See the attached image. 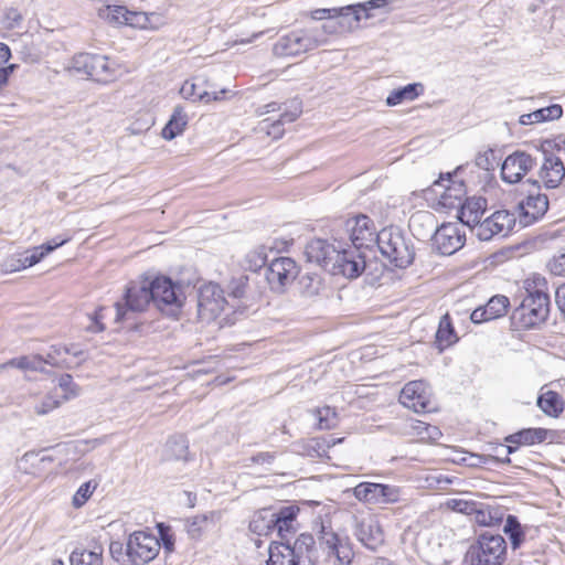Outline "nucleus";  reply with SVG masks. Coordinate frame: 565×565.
Returning <instances> with one entry per match:
<instances>
[{"label": "nucleus", "mask_w": 565, "mask_h": 565, "mask_svg": "<svg viewBox=\"0 0 565 565\" xmlns=\"http://www.w3.org/2000/svg\"><path fill=\"white\" fill-rule=\"evenodd\" d=\"M305 254L308 262L315 263L333 276L348 279L359 277L365 269V256L362 252L334 238H316L306 246Z\"/></svg>", "instance_id": "nucleus-1"}, {"label": "nucleus", "mask_w": 565, "mask_h": 565, "mask_svg": "<svg viewBox=\"0 0 565 565\" xmlns=\"http://www.w3.org/2000/svg\"><path fill=\"white\" fill-rule=\"evenodd\" d=\"M335 31L333 24L311 25L292 30L277 40L273 46V53L278 57L305 54L324 45L328 42V35Z\"/></svg>", "instance_id": "nucleus-2"}, {"label": "nucleus", "mask_w": 565, "mask_h": 565, "mask_svg": "<svg viewBox=\"0 0 565 565\" xmlns=\"http://www.w3.org/2000/svg\"><path fill=\"white\" fill-rule=\"evenodd\" d=\"M526 284V296L511 315L512 323L519 329L535 328L546 320L550 312V297L543 289L545 279L534 280V288L530 287L527 280Z\"/></svg>", "instance_id": "nucleus-3"}, {"label": "nucleus", "mask_w": 565, "mask_h": 565, "mask_svg": "<svg viewBox=\"0 0 565 565\" xmlns=\"http://www.w3.org/2000/svg\"><path fill=\"white\" fill-rule=\"evenodd\" d=\"M391 264L398 268L408 267L414 260V248L398 227L390 226L381 230L375 243Z\"/></svg>", "instance_id": "nucleus-4"}, {"label": "nucleus", "mask_w": 565, "mask_h": 565, "mask_svg": "<svg viewBox=\"0 0 565 565\" xmlns=\"http://www.w3.org/2000/svg\"><path fill=\"white\" fill-rule=\"evenodd\" d=\"M469 565H503L507 559V542L500 534L483 532L467 552Z\"/></svg>", "instance_id": "nucleus-5"}, {"label": "nucleus", "mask_w": 565, "mask_h": 565, "mask_svg": "<svg viewBox=\"0 0 565 565\" xmlns=\"http://www.w3.org/2000/svg\"><path fill=\"white\" fill-rule=\"evenodd\" d=\"M73 67L77 72L86 74L90 79L102 84L115 81L120 74L116 62L99 54H77L73 58Z\"/></svg>", "instance_id": "nucleus-6"}, {"label": "nucleus", "mask_w": 565, "mask_h": 565, "mask_svg": "<svg viewBox=\"0 0 565 565\" xmlns=\"http://www.w3.org/2000/svg\"><path fill=\"white\" fill-rule=\"evenodd\" d=\"M226 307L235 309L225 296L218 284H203L198 290V316L203 322H212L224 311Z\"/></svg>", "instance_id": "nucleus-7"}, {"label": "nucleus", "mask_w": 565, "mask_h": 565, "mask_svg": "<svg viewBox=\"0 0 565 565\" xmlns=\"http://www.w3.org/2000/svg\"><path fill=\"white\" fill-rule=\"evenodd\" d=\"M338 235L343 239L341 231L348 236L351 242V247L362 250L363 248H371L376 243V230L374 222L364 214L350 217L339 224Z\"/></svg>", "instance_id": "nucleus-8"}, {"label": "nucleus", "mask_w": 565, "mask_h": 565, "mask_svg": "<svg viewBox=\"0 0 565 565\" xmlns=\"http://www.w3.org/2000/svg\"><path fill=\"white\" fill-rule=\"evenodd\" d=\"M149 292H151V303L160 311L173 312L182 306L183 291L179 284H174L169 277L160 276L148 281Z\"/></svg>", "instance_id": "nucleus-9"}, {"label": "nucleus", "mask_w": 565, "mask_h": 565, "mask_svg": "<svg viewBox=\"0 0 565 565\" xmlns=\"http://www.w3.org/2000/svg\"><path fill=\"white\" fill-rule=\"evenodd\" d=\"M147 280L130 284L125 292L124 302H116V322L130 319V313L142 312L151 305V296Z\"/></svg>", "instance_id": "nucleus-10"}, {"label": "nucleus", "mask_w": 565, "mask_h": 565, "mask_svg": "<svg viewBox=\"0 0 565 565\" xmlns=\"http://www.w3.org/2000/svg\"><path fill=\"white\" fill-rule=\"evenodd\" d=\"M160 551L158 539L142 531L130 534L126 544V555L135 565H145L152 561Z\"/></svg>", "instance_id": "nucleus-11"}, {"label": "nucleus", "mask_w": 565, "mask_h": 565, "mask_svg": "<svg viewBox=\"0 0 565 565\" xmlns=\"http://www.w3.org/2000/svg\"><path fill=\"white\" fill-rule=\"evenodd\" d=\"M460 223H444L433 234V245L441 255H452L466 242V233Z\"/></svg>", "instance_id": "nucleus-12"}, {"label": "nucleus", "mask_w": 565, "mask_h": 565, "mask_svg": "<svg viewBox=\"0 0 565 565\" xmlns=\"http://www.w3.org/2000/svg\"><path fill=\"white\" fill-rule=\"evenodd\" d=\"M298 275V267L290 257H278L270 262L266 268V280L270 289L276 292L285 290L286 286L291 284Z\"/></svg>", "instance_id": "nucleus-13"}, {"label": "nucleus", "mask_w": 565, "mask_h": 565, "mask_svg": "<svg viewBox=\"0 0 565 565\" xmlns=\"http://www.w3.org/2000/svg\"><path fill=\"white\" fill-rule=\"evenodd\" d=\"M399 402L415 413H428L434 409L429 386L423 381L405 384L399 394Z\"/></svg>", "instance_id": "nucleus-14"}, {"label": "nucleus", "mask_w": 565, "mask_h": 565, "mask_svg": "<svg viewBox=\"0 0 565 565\" xmlns=\"http://www.w3.org/2000/svg\"><path fill=\"white\" fill-rule=\"evenodd\" d=\"M433 191L439 196V205L445 209H460L466 196V185L462 181H456L450 173L433 184Z\"/></svg>", "instance_id": "nucleus-15"}, {"label": "nucleus", "mask_w": 565, "mask_h": 565, "mask_svg": "<svg viewBox=\"0 0 565 565\" xmlns=\"http://www.w3.org/2000/svg\"><path fill=\"white\" fill-rule=\"evenodd\" d=\"M320 547L327 550L328 556H334L340 565H350L353 558V551L347 541H343L330 525L320 524L318 531Z\"/></svg>", "instance_id": "nucleus-16"}, {"label": "nucleus", "mask_w": 565, "mask_h": 565, "mask_svg": "<svg viewBox=\"0 0 565 565\" xmlns=\"http://www.w3.org/2000/svg\"><path fill=\"white\" fill-rule=\"evenodd\" d=\"M535 166V159L525 151L516 150L509 154L501 164L503 182L514 184L520 182Z\"/></svg>", "instance_id": "nucleus-17"}, {"label": "nucleus", "mask_w": 565, "mask_h": 565, "mask_svg": "<svg viewBox=\"0 0 565 565\" xmlns=\"http://www.w3.org/2000/svg\"><path fill=\"white\" fill-rule=\"evenodd\" d=\"M98 15L103 19L108 20L109 22L120 23V24H139L141 26H147L151 24L156 20L160 18L158 13H138L127 10L121 6H109L106 8L99 9Z\"/></svg>", "instance_id": "nucleus-18"}, {"label": "nucleus", "mask_w": 565, "mask_h": 565, "mask_svg": "<svg viewBox=\"0 0 565 565\" xmlns=\"http://www.w3.org/2000/svg\"><path fill=\"white\" fill-rule=\"evenodd\" d=\"M548 209V198L544 193L529 192L525 200L519 203V224L530 226L541 220Z\"/></svg>", "instance_id": "nucleus-19"}, {"label": "nucleus", "mask_w": 565, "mask_h": 565, "mask_svg": "<svg viewBox=\"0 0 565 565\" xmlns=\"http://www.w3.org/2000/svg\"><path fill=\"white\" fill-rule=\"evenodd\" d=\"M300 509L297 505L281 507L274 511L275 532L281 541L290 540V537L298 531L299 523L297 516Z\"/></svg>", "instance_id": "nucleus-20"}, {"label": "nucleus", "mask_w": 565, "mask_h": 565, "mask_svg": "<svg viewBox=\"0 0 565 565\" xmlns=\"http://www.w3.org/2000/svg\"><path fill=\"white\" fill-rule=\"evenodd\" d=\"M296 565H317L319 555L315 537L301 533L294 542L290 541Z\"/></svg>", "instance_id": "nucleus-21"}, {"label": "nucleus", "mask_w": 565, "mask_h": 565, "mask_svg": "<svg viewBox=\"0 0 565 565\" xmlns=\"http://www.w3.org/2000/svg\"><path fill=\"white\" fill-rule=\"evenodd\" d=\"M509 305L508 297L502 295L493 296L486 306L478 307L471 312L470 320L478 324L503 317L508 311Z\"/></svg>", "instance_id": "nucleus-22"}, {"label": "nucleus", "mask_w": 565, "mask_h": 565, "mask_svg": "<svg viewBox=\"0 0 565 565\" xmlns=\"http://www.w3.org/2000/svg\"><path fill=\"white\" fill-rule=\"evenodd\" d=\"M487 210V200L484 198H467L460 206L459 220L460 224L467 225L473 232V227L481 222V218Z\"/></svg>", "instance_id": "nucleus-23"}, {"label": "nucleus", "mask_w": 565, "mask_h": 565, "mask_svg": "<svg viewBox=\"0 0 565 565\" xmlns=\"http://www.w3.org/2000/svg\"><path fill=\"white\" fill-rule=\"evenodd\" d=\"M354 534L365 547L373 551L383 542L381 527L371 519L356 521Z\"/></svg>", "instance_id": "nucleus-24"}, {"label": "nucleus", "mask_w": 565, "mask_h": 565, "mask_svg": "<svg viewBox=\"0 0 565 565\" xmlns=\"http://www.w3.org/2000/svg\"><path fill=\"white\" fill-rule=\"evenodd\" d=\"M565 177V167L563 161L554 156H546L540 169V178L548 189L556 188Z\"/></svg>", "instance_id": "nucleus-25"}, {"label": "nucleus", "mask_w": 565, "mask_h": 565, "mask_svg": "<svg viewBox=\"0 0 565 565\" xmlns=\"http://www.w3.org/2000/svg\"><path fill=\"white\" fill-rule=\"evenodd\" d=\"M408 226L414 236L424 239L433 236L437 222L431 212L418 211L409 217Z\"/></svg>", "instance_id": "nucleus-26"}, {"label": "nucleus", "mask_w": 565, "mask_h": 565, "mask_svg": "<svg viewBox=\"0 0 565 565\" xmlns=\"http://www.w3.org/2000/svg\"><path fill=\"white\" fill-rule=\"evenodd\" d=\"M40 262L41 259L38 253H35L34 247H32L21 253H15L6 258L1 265V270L6 274L17 273L22 269H26Z\"/></svg>", "instance_id": "nucleus-27"}, {"label": "nucleus", "mask_w": 565, "mask_h": 565, "mask_svg": "<svg viewBox=\"0 0 565 565\" xmlns=\"http://www.w3.org/2000/svg\"><path fill=\"white\" fill-rule=\"evenodd\" d=\"M299 116V111H292V113H284L280 114L279 118L276 120H270L268 118L263 119L258 122L256 130L257 132H264L267 136L271 137L273 139H278L282 137L285 130H284V124L286 122H292L297 119Z\"/></svg>", "instance_id": "nucleus-28"}, {"label": "nucleus", "mask_w": 565, "mask_h": 565, "mask_svg": "<svg viewBox=\"0 0 565 565\" xmlns=\"http://www.w3.org/2000/svg\"><path fill=\"white\" fill-rule=\"evenodd\" d=\"M504 512L501 508L478 502L472 519L482 526H495L503 521Z\"/></svg>", "instance_id": "nucleus-29"}, {"label": "nucleus", "mask_w": 565, "mask_h": 565, "mask_svg": "<svg viewBox=\"0 0 565 565\" xmlns=\"http://www.w3.org/2000/svg\"><path fill=\"white\" fill-rule=\"evenodd\" d=\"M458 340L459 338L455 331L449 313L444 315L439 320L435 337V344L437 349L439 352H443L445 349L455 344Z\"/></svg>", "instance_id": "nucleus-30"}, {"label": "nucleus", "mask_w": 565, "mask_h": 565, "mask_svg": "<svg viewBox=\"0 0 565 565\" xmlns=\"http://www.w3.org/2000/svg\"><path fill=\"white\" fill-rule=\"evenodd\" d=\"M268 553L267 565H296L290 540L273 542Z\"/></svg>", "instance_id": "nucleus-31"}, {"label": "nucleus", "mask_w": 565, "mask_h": 565, "mask_svg": "<svg viewBox=\"0 0 565 565\" xmlns=\"http://www.w3.org/2000/svg\"><path fill=\"white\" fill-rule=\"evenodd\" d=\"M250 532L262 536H267L275 532L274 510L262 509L254 513L249 522Z\"/></svg>", "instance_id": "nucleus-32"}, {"label": "nucleus", "mask_w": 565, "mask_h": 565, "mask_svg": "<svg viewBox=\"0 0 565 565\" xmlns=\"http://www.w3.org/2000/svg\"><path fill=\"white\" fill-rule=\"evenodd\" d=\"M104 548L95 543L92 548H75L70 561L72 565H103Z\"/></svg>", "instance_id": "nucleus-33"}, {"label": "nucleus", "mask_w": 565, "mask_h": 565, "mask_svg": "<svg viewBox=\"0 0 565 565\" xmlns=\"http://www.w3.org/2000/svg\"><path fill=\"white\" fill-rule=\"evenodd\" d=\"M503 533L508 536L512 551H516L525 542L526 526H523L515 515L508 514Z\"/></svg>", "instance_id": "nucleus-34"}, {"label": "nucleus", "mask_w": 565, "mask_h": 565, "mask_svg": "<svg viewBox=\"0 0 565 565\" xmlns=\"http://www.w3.org/2000/svg\"><path fill=\"white\" fill-rule=\"evenodd\" d=\"M563 115V108L558 104H554L544 108H540L535 111L524 114L520 117L521 125H533L544 122L548 120H555L561 118Z\"/></svg>", "instance_id": "nucleus-35"}, {"label": "nucleus", "mask_w": 565, "mask_h": 565, "mask_svg": "<svg viewBox=\"0 0 565 565\" xmlns=\"http://www.w3.org/2000/svg\"><path fill=\"white\" fill-rule=\"evenodd\" d=\"M537 406L551 417H558L564 411V402L561 395L554 391L542 393L537 397Z\"/></svg>", "instance_id": "nucleus-36"}, {"label": "nucleus", "mask_w": 565, "mask_h": 565, "mask_svg": "<svg viewBox=\"0 0 565 565\" xmlns=\"http://www.w3.org/2000/svg\"><path fill=\"white\" fill-rule=\"evenodd\" d=\"M188 124V116L184 113L183 108L177 106L173 109V114L171 118L162 129V137L167 140H172L177 136L181 135Z\"/></svg>", "instance_id": "nucleus-37"}, {"label": "nucleus", "mask_w": 565, "mask_h": 565, "mask_svg": "<svg viewBox=\"0 0 565 565\" xmlns=\"http://www.w3.org/2000/svg\"><path fill=\"white\" fill-rule=\"evenodd\" d=\"M547 431L543 428H527L509 435L505 441L515 445H534L545 440Z\"/></svg>", "instance_id": "nucleus-38"}, {"label": "nucleus", "mask_w": 565, "mask_h": 565, "mask_svg": "<svg viewBox=\"0 0 565 565\" xmlns=\"http://www.w3.org/2000/svg\"><path fill=\"white\" fill-rule=\"evenodd\" d=\"M422 90H423V85L419 83L408 84L404 87L394 89L387 96L386 105L387 106H396L404 100H414L419 96Z\"/></svg>", "instance_id": "nucleus-39"}, {"label": "nucleus", "mask_w": 565, "mask_h": 565, "mask_svg": "<svg viewBox=\"0 0 565 565\" xmlns=\"http://www.w3.org/2000/svg\"><path fill=\"white\" fill-rule=\"evenodd\" d=\"M392 0H369L355 4L345 6V10L353 14V20L361 21L362 19H370L372 15L371 10L386 7Z\"/></svg>", "instance_id": "nucleus-40"}, {"label": "nucleus", "mask_w": 565, "mask_h": 565, "mask_svg": "<svg viewBox=\"0 0 565 565\" xmlns=\"http://www.w3.org/2000/svg\"><path fill=\"white\" fill-rule=\"evenodd\" d=\"M381 483L361 482L353 488L354 497L365 503L379 504Z\"/></svg>", "instance_id": "nucleus-41"}, {"label": "nucleus", "mask_w": 565, "mask_h": 565, "mask_svg": "<svg viewBox=\"0 0 565 565\" xmlns=\"http://www.w3.org/2000/svg\"><path fill=\"white\" fill-rule=\"evenodd\" d=\"M473 234L480 241H490L495 235L505 236L502 232L499 223L494 221L493 215L486 217L476 227H473Z\"/></svg>", "instance_id": "nucleus-42"}, {"label": "nucleus", "mask_w": 565, "mask_h": 565, "mask_svg": "<svg viewBox=\"0 0 565 565\" xmlns=\"http://www.w3.org/2000/svg\"><path fill=\"white\" fill-rule=\"evenodd\" d=\"M43 356L35 355H22L14 358L6 362L2 367H17L23 371H43Z\"/></svg>", "instance_id": "nucleus-43"}, {"label": "nucleus", "mask_w": 565, "mask_h": 565, "mask_svg": "<svg viewBox=\"0 0 565 565\" xmlns=\"http://www.w3.org/2000/svg\"><path fill=\"white\" fill-rule=\"evenodd\" d=\"M319 429H332L338 425V414L334 408L324 406L315 411Z\"/></svg>", "instance_id": "nucleus-44"}, {"label": "nucleus", "mask_w": 565, "mask_h": 565, "mask_svg": "<svg viewBox=\"0 0 565 565\" xmlns=\"http://www.w3.org/2000/svg\"><path fill=\"white\" fill-rule=\"evenodd\" d=\"M70 349L66 345H52L45 358H43V363L52 366H63L66 363L63 355H66Z\"/></svg>", "instance_id": "nucleus-45"}, {"label": "nucleus", "mask_w": 565, "mask_h": 565, "mask_svg": "<svg viewBox=\"0 0 565 565\" xmlns=\"http://www.w3.org/2000/svg\"><path fill=\"white\" fill-rule=\"evenodd\" d=\"M58 387L62 391L61 399L63 402L76 397L79 394V387L74 383L72 375L63 374L58 380Z\"/></svg>", "instance_id": "nucleus-46"}, {"label": "nucleus", "mask_w": 565, "mask_h": 565, "mask_svg": "<svg viewBox=\"0 0 565 565\" xmlns=\"http://www.w3.org/2000/svg\"><path fill=\"white\" fill-rule=\"evenodd\" d=\"M97 488V482H94L92 480L84 482L75 492L73 497V505L75 508L83 507L87 500L92 497L94 490Z\"/></svg>", "instance_id": "nucleus-47"}, {"label": "nucleus", "mask_w": 565, "mask_h": 565, "mask_svg": "<svg viewBox=\"0 0 565 565\" xmlns=\"http://www.w3.org/2000/svg\"><path fill=\"white\" fill-rule=\"evenodd\" d=\"M63 401L58 398L56 392L50 393L41 401V403L34 406V413L40 416L46 415L53 409L60 407Z\"/></svg>", "instance_id": "nucleus-48"}, {"label": "nucleus", "mask_w": 565, "mask_h": 565, "mask_svg": "<svg viewBox=\"0 0 565 565\" xmlns=\"http://www.w3.org/2000/svg\"><path fill=\"white\" fill-rule=\"evenodd\" d=\"M492 215L494 221L499 223L504 235H508L516 224L515 215L507 210L497 211Z\"/></svg>", "instance_id": "nucleus-49"}, {"label": "nucleus", "mask_w": 565, "mask_h": 565, "mask_svg": "<svg viewBox=\"0 0 565 565\" xmlns=\"http://www.w3.org/2000/svg\"><path fill=\"white\" fill-rule=\"evenodd\" d=\"M70 239H71L70 236H67V237L56 236L40 246H35L34 249H35V253H38L40 259L42 260L47 254L52 253L57 247L66 244Z\"/></svg>", "instance_id": "nucleus-50"}, {"label": "nucleus", "mask_w": 565, "mask_h": 565, "mask_svg": "<svg viewBox=\"0 0 565 565\" xmlns=\"http://www.w3.org/2000/svg\"><path fill=\"white\" fill-rule=\"evenodd\" d=\"M469 459H473V461H468V458L463 457L461 458V461L468 466H479V465H486L489 462H500V463H510L511 459L509 456L499 458L494 456H484V455H470Z\"/></svg>", "instance_id": "nucleus-51"}, {"label": "nucleus", "mask_w": 565, "mask_h": 565, "mask_svg": "<svg viewBox=\"0 0 565 565\" xmlns=\"http://www.w3.org/2000/svg\"><path fill=\"white\" fill-rule=\"evenodd\" d=\"M399 497L401 491L397 487L381 483L379 504L395 503L399 500Z\"/></svg>", "instance_id": "nucleus-52"}, {"label": "nucleus", "mask_w": 565, "mask_h": 565, "mask_svg": "<svg viewBox=\"0 0 565 565\" xmlns=\"http://www.w3.org/2000/svg\"><path fill=\"white\" fill-rule=\"evenodd\" d=\"M196 88L198 86L195 83L185 81L180 89V94L182 95V97L192 100H202L205 97H210V94L207 92H199Z\"/></svg>", "instance_id": "nucleus-53"}, {"label": "nucleus", "mask_w": 565, "mask_h": 565, "mask_svg": "<svg viewBox=\"0 0 565 565\" xmlns=\"http://www.w3.org/2000/svg\"><path fill=\"white\" fill-rule=\"evenodd\" d=\"M246 260L250 270H258L259 268L264 267L267 262L265 249L262 247L249 252L246 255Z\"/></svg>", "instance_id": "nucleus-54"}, {"label": "nucleus", "mask_w": 565, "mask_h": 565, "mask_svg": "<svg viewBox=\"0 0 565 565\" xmlns=\"http://www.w3.org/2000/svg\"><path fill=\"white\" fill-rule=\"evenodd\" d=\"M476 501H469L463 499H452L448 501V507L459 513L472 516L473 511L477 508Z\"/></svg>", "instance_id": "nucleus-55"}, {"label": "nucleus", "mask_w": 565, "mask_h": 565, "mask_svg": "<svg viewBox=\"0 0 565 565\" xmlns=\"http://www.w3.org/2000/svg\"><path fill=\"white\" fill-rule=\"evenodd\" d=\"M207 522L206 515H196L186 520V532L192 539L200 537L203 526Z\"/></svg>", "instance_id": "nucleus-56"}, {"label": "nucleus", "mask_w": 565, "mask_h": 565, "mask_svg": "<svg viewBox=\"0 0 565 565\" xmlns=\"http://www.w3.org/2000/svg\"><path fill=\"white\" fill-rule=\"evenodd\" d=\"M246 286L247 277H239L238 279L232 280L230 284L228 300L233 303V301L242 299L245 296Z\"/></svg>", "instance_id": "nucleus-57"}, {"label": "nucleus", "mask_w": 565, "mask_h": 565, "mask_svg": "<svg viewBox=\"0 0 565 565\" xmlns=\"http://www.w3.org/2000/svg\"><path fill=\"white\" fill-rule=\"evenodd\" d=\"M335 19H338L337 22L330 21L327 24H333L337 29V32H345V31H352L355 28L359 26L360 21L353 20V14L348 15H337Z\"/></svg>", "instance_id": "nucleus-58"}, {"label": "nucleus", "mask_w": 565, "mask_h": 565, "mask_svg": "<svg viewBox=\"0 0 565 565\" xmlns=\"http://www.w3.org/2000/svg\"><path fill=\"white\" fill-rule=\"evenodd\" d=\"M476 164L478 168L490 171L495 166V152L493 149H488L482 153H479L476 158Z\"/></svg>", "instance_id": "nucleus-59"}, {"label": "nucleus", "mask_w": 565, "mask_h": 565, "mask_svg": "<svg viewBox=\"0 0 565 565\" xmlns=\"http://www.w3.org/2000/svg\"><path fill=\"white\" fill-rule=\"evenodd\" d=\"M350 14V11L345 10L344 7L339 8H329V9H318L313 12L312 18L316 20H332L335 19L337 15H348Z\"/></svg>", "instance_id": "nucleus-60"}, {"label": "nucleus", "mask_w": 565, "mask_h": 565, "mask_svg": "<svg viewBox=\"0 0 565 565\" xmlns=\"http://www.w3.org/2000/svg\"><path fill=\"white\" fill-rule=\"evenodd\" d=\"M107 309L100 307L97 309L93 316H89L90 323L87 326V330L90 332H102L105 330V324L103 320L106 318Z\"/></svg>", "instance_id": "nucleus-61"}, {"label": "nucleus", "mask_w": 565, "mask_h": 565, "mask_svg": "<svg viewBox=\"0 0 565 565\" xmlns=\"http://www.w3.org/2000/svg\"><path fill=\"white\" fill-rule=\"evenodd\" d=\"M168 447L173 451L177 459H186L188 445L182 437L170 439Z\"/></svg>", "instance_id": "nucleus-62"}, {"label": "nucleus", "mask_w": 565, "mask_h": 565, "mask_svg": "<svg viewBox=\"0 0 565 565\" xmlns=\"http://www.w3.org/2000/svg\"><path fill=\"white\" fill-rule=\"evenodd\" d=\"M550 269L554 275L565 276V247L551 260Z\"/></svg>", "instance_id": "nucleus-63"}, {"label": "nucleus", "mask_w": 565, "mask_h": 565, "mask_svg": "<svg viewBox=\"0 0 565 565\" xmlns=\"http://www.w3.org/2000/svg\"><path fill=\"white\" fill-rule=\"evenodd\" d=\"M4 19L7 22V26L13 29L20 25V23L23 20V17L17 8H8L4 13Z\"/></svg>", "instance_id": "nucleus-64"}]
</instances>
